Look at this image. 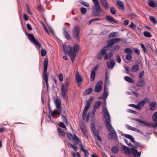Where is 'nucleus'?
I'll return each mask as SVG.
<instances>
[{
    "label": "nucleus",
    "instance_id": "nucleus-1",
    "mask_svg": "<svg viewBox=\"0 0 157 157\" xmlns=\"http://www.w3.org/2000/svg\"><path fill=\"white\" fill-rule=\"evenodd\" d=\"M103 111L104 113L105 119V124L108 130L111 133V135L112 134L114 136L116 135V132L110 123L111 120L110 115L106 107L103 108Z\"/></svg>",
    "mask_w": 157,
    "mask_h": 157
},
{
    "label": "nucleus",
    "instance_id": "nucleus-2",
    "mask_svg": "<svg viewBox=\"0 0 157 157\" xmlns=\"http://www.w3.org/2000/svg\"><path fill=\"white\" fill-rule=\"evenodd\" d=\"M94 3V5L92 6V13L94 16H100L101 13H104L103 9L101 8L98 0H92Z\"/></svg>",
    "mask_w": 157,
    "mask_h": 157
},
{
    "label": "nucleus",
    "instance_id": "nucleus-3",
    "mask_svg": "<svg viewBox=\"0 0 157 157\" xmlns=\"http://www.w3.org/2000/svg\"><path fill=\"white\" fill-rule=\"evenodd\" d=\"M63 50L65 54L69 53L72 62H74L76 57V55L75 52L73 51L72 47L63 45Z\"/></svg>",
    "mask_w": 157,
    "mask_h": 157
},
{
    "label": "nucleus",
    "instance_id": "nucleus-4",
    "mask_svg": "<svg viewBox=\"0 0 157 157\" xmlns=\"http://www.w3.org/2000/svg\"><path fill=\"white\" fill-rule=\"evenodd\" d=\"M48 60L47 59H45L44 61L43 64V79L44 80L46 84L47 89H48V74L47 73V70L48 64Z\"/></svg>",
    "mask_w": 157,
    "mask_h": 157
},
{
    "label": "nucleus",
    "instance_id": "nucleus-5",
    "mask_svg": "<svg viewBox=\"0 0 157 157\" xmlns=\"http://www.w3.org/2000/svg\"><path fill=\"white\" fill-rule=\"evenodd\" d=\"M81 29L78 25L74 26L72 29L73 35L74 39L78 41L80 40V31Z\"/></svg>",
    "mask_w": 157,
    "mask_h": 157
},
{
    "label": "nucleus",
    "instance_id": "nucleus-6",
    "mask_svg": "<svg viewBox=\"0 0 157 157\" xmlns=\"http://www.w3.org/2000/svg\"><path fill=\"white\" fill-rule=\"evenodd\" d=\"M25 34L30 41L37 46L39 48H40L41 46V44L39 43L38 41L36 39L33 34L28 33H25Z\"/></svg>",
    "mask_w": 157,
    "mask_h": 157
},
{
    "label": "nucleus",
    "instance_id": "nucleus-7",
    "mask_svg": "<svg viewBox=\"0 0 157 157\" xmlns=\"http://www.w3.org/2000/svg\"><path fill=\"white\" fill-rule=\"evenodd\" d=\"M132 120L137 121L140 124H143L149 128H155L157 126V119L156 120V121H154L155 122V123L154 124L148 122H145L144 121L139 119L132 118Z\"/></svg>",
    "mask_w": 157,
    "mask_h": 157
},
{
    "label": "nucleus",
    "instance_id": "nucleus-8",
    "mask_svg": "<svg viewBox=\"0 0 157 157\" xmlns=\"http://www.w3.org/2000/svg\"><path fill=\"white\" fill-rule=\"evenodd\" d=\"M68 87H66L64 84L62 85L61 89L62 95L64 100H67V92L68 91Z\"/></svg>",
    "mask_w": 157,
    "mask_h": 157
},
{
    "label": "nucleus",
    "instance_id": "nucleus-9",
    "mask_svg": "<svg viewBox=\"0 0 157 157\" xmlns=\"http://www.w3.org/2000/svg\"><path fill=\"white\" fill-rule=\"evenodd\" d=\"M102 84L103 82L101 80L98 82L95 86L94 91L95 92H100L102 90Z\"/></svg>",
    "mask_w": 157,
    "mask_h": 157
},
{
    "label": "nucleus",
    "instance_id": "nucleus-10",
    "mask_svg": "<svg viewBox=\"0 0 157 157\" xmlns=\"http://www.w3.org/2000/svg\"><path fill=\"white\" fill-rule=\"evenodd\" d=\"M54 103L57 109L59 111L61 110V101L60 99H57L54 101Z\"/></svg>",
    "mask_w": 157,
    "mask_h": 157
},
{
    "label": "nucleus",
    "instance_id": "nucleus-11",
    "mask_svg": "<svg viewBox=\"0 0 157 157\" xmlns=\"http://www.w3.org/2000/svg\"><path fill=\"white\" fill-rule=\"evenodd\" d=\"M148 101V98H145L143 100L139 102L137 105V106L139 107V109H140L141 107H142L144 105L146 101Z\"/></svg>",
    "mask_w": 157,
    "mask_h": 157
},
{
    "label": "nucleus",
    "instance_id": "nucleus-12",
    "mask_svg": "<svg viewBox=\"0 0 157 157\" xmlns=\"http://www.w3.org/2000/svg\"><path fill=\"white\" fill-rule=\"evenodd\" d=\"M117 6L120 10H123L124 6L122 2L120 0H117L116 1Z\"/></svg>",
    "mask_w": 157,
    "mask_h": 157
},
{
    "label": "nucleus",
    "instance_id": "nucleus-13",
    "mask_svg": "<svg viewBox=\"0 0 157 157\" xmlns=\"http://www.w3.org/2000/svg\"><path fill=\"white\" fill-rule=\"evenodd\" d=\"M75 79L77 83H79L82 81V79L78 72L76 73Z\"/></svg>",
    "mask_w": 157,
    "mask_h": 157
},
{
    "label": "nucleus",
    "instance_id": "nucleus-14",
    "mask_svg": "<svg viewBox=\"0 0 157 157\" xmlns=\"http://www.w3.org/2000/svg\"><path fill=\"white\" fill-rule=\"evenodd\" d=\"M63 34L65 36V38L68 40H71V37L70 35L67 33V30L65 28H63Z\"/></svg>",
    "mask_w": 157,
    "mask_h": 157
},
{
    "label": "nucleus",
    "instance_id": "nucleus-15",
    "mask_svg": "<svg viewBox=\"0 0 157 157\" xmlns=\"http://www.w3.org/2000/svg\"><path fill=\"white\" fill-rule=\"evenodd\" d=\"M100 2L106 10H108V3L106 0H100Z\"/></svg>",
    "mask_w": 157,
    "mask_h": 157
},
{
    "label": "nucleus",
    "instance_id": "nucleus-16",
    "mask_svg": "<svg viewBox=\"0 0 157 157\" xmlns=\"http://www.w3.org/2000/svg\"><path fill=\"white\" fill-rule=\"evenodd\" d=\"M109 62V63L108 62H106L108 67L109 68H110L111 69H112L114 66L115 62L112 60H110Z\"/></svg>",
    "mask_w": 157,
    "mask_h": 157
},
{
    "label": "nucleus",
    "instance_id": "nucleus-17",
    "mask_svg": "<svg viewBox=\"0 0 157 157\" xmlns=\"http://www.w3.org/2000/svg\"><path fill=\"white\" fill-rule=\"evenodd\" d=\"M102 104V102L100 101H96L94 105V109H98Z\"/></svg>",
    "mask_w": 157,
    "mask_h": 157
},
{
    "label": "nucleus",
    "instance_id": "nucleus-18",
    "mask_svg": "<svg viewBox=\"0 0 157 157\" xmlns=\"http://www.w3.org/2000/svg\"><path fill=\"white\" fill-rule=\"evenodd\" d=\"M156 105V104L154 102H151L149 104V106H150L149 109L151 111H154L155 110V107Z\"/></svg>",
    "mask_w": 157,
    "mask_h": 157
},
{
    "label": "nucleus",
    "instance_id": "nucleus-19",
    "mask_svg": "<svg viewBox=\"0 0 157 157\" xmlns=\"http://www.w3.org/2000/svg\"><path fill=\"white\" fill-rule=\"evenodd\" d=\"M122 150L123 151L128 154H129L131 153V148L129 149L126 146H122Z\"/></svg>",
    "mask_w": 157,
    "mask_h": 157
},
{
    "label": "nucleus",
    "instance_id": "nucleus-20",
    "mask_svg": "<svg viewBox=\"0 0 157 157\" xmlns=\"http://www.w3.org/2000/svg\"><path fill=\"white\" fill-rule=\"evenodd\" d=\"M122 150L123 151L128 154H129L131 153V148L129 149L126 146H122Z\"/></svg>",
    "mask_w": 157,
    "mask_h": 157
},
{
    "label": "nucleus",
    "instance_id": "nucleus-21",
    "mask_svg": "<svg viewBox=\"0 0 157 157\" xmlns=\"http://www.w3.org/2000/svg\"><path fill=\"white\" fill-rule=\"evenodd\" d=\"M122 150L123 151L128 154H129L131 153V148L129 149L126 146H122Z\"/></svg>",
    "mask_w": 157,
    "mask_h": 157
},
{
    "label": "nucleus",
    "instance_id": "nucleus-22",
    "mask_svg": "<svg viewBox=\"0 0 157 157\" xmlns=\"http://www.w3.org/2000/svg\"><path fill=\"white\" fill-rule=\"evenodd\" d=\"M122 150L123 151L128 154H129L131 153V148L129 149L126 146H122Z\"/></svg>",
    "mask_w": 157,
    "mask_h": 157
},
{
    "label": "nucleus",
    "instance_id": "nucleus-23",
    "mask_svg": "<svg viewBox=\"0 0 157 157\" xmlns=\"http://www.w3.org/2000/svg\"><path fill=\"white\" fill-rule=\"evenodd\" d=\"M107 43V44L105 46L108 48H112L113 45L114 44V43L113 42V41H112V39L108 40Z\"/></svg>",
    "mask_w": 157,
    "mask_h": 157
},
{
    "label": "nucleus",
    "instance_id": "nucleus-24",
    "mask_svg": "<svg viewBox=\"0 0 157 157\" xmlns=\"http://www.w3.org/2000/svg\"><path fill=\"white\" fill-rule=\"evenodd\" d=\"M109 49V48H108L105 46H104L100 51V52L103 55H105L107 51Z\"/></svg>",
    "mask_w": 157,
    "mask_h": 157
},
{
    "label": "nucleus",
    "instance_id": "nucleus-25",
    "mask_svg": "<svg viewBox=\"0 0 157 157\" xmlns=\"http://www.w3.org/2000/svg\"><path fill=\"white\" fill-rule=\"evenodd\" d=\"M106 19L109 22H113L114 23H116V22L115 20L113 19V17H112L110 16H106L105 17Z\"/></svg>",
    "mask_w": 157,
    "mask_h": 157
},
{
    "label": "nucleus",
    "instance_id": "nucleus-26",
    "mask_svg": "<svg viewBox=\"0 0 157 157\" xmlns=\"http://www.w3.org/2000/svg\"><path fill=\"white\" fill-rule=\"evenodd\" d=\"M57 130L58 132V134L59 136H65V133L63 130L60 128L58 127L57 128Z\"/></svg>",
    "mask_w": 157,
    "mask_h": 157
},
{
    "label": "nucleus",
    "instance_id": "nucleus-27",
    "mask_svg": "<svg viewBox=\"0 0 157 157\" xmlns=\"http://www.w3.org/2000/svg\"><path fill=\"white\" fill-rule=\"evenodd\" d=\"M72 48L73 51H74L76 53V52H78L79 49V46L78 44H75Z\"/></svg>",
    "mask_w": 157,
    "mask_h": 157
},
{
    "label": "nucleus",
    "instance_id": "nucleus-28",
    "mask_svg": "<svg viewBox=\"0 0 157 157\" xmlns=\"http://www.w3.org/2000/svg\"><path fill=\"white\" fill-rule=\"evenodd\" d=\"M124 79L125 80L130 83H133L134 82V81L133 80V79L131 78L129 76H125L124 77Z\"/></svg>",
    "mask_w": 157,
    "mask_h": 157
},
{
    "label": "nucleus",
    "instance_id": "nucleus-29",
    "mask_svg": "<svg viewBox=\"0 0 157 157\" xmlns=\"http://www.w3.org/2000/svg\"><path fill=\"white\" fill-rule=\"evenodd\" d=\"M148 5L150 7L154 8L155 7L156 4L152 0H148Z\"/></svg>",
    "mask_w": 157,
    "mask_h": 157
},
{
    "label": "nucleus",
    "instance_id": "nucleus-30",
    "mask_svg": "<svg viewBox=\"0 0 157 157\" xmlns=\"http://www.w3.org/2000/svg\"><path fill=\"white\" fill-rule=\"evenodd\" d=\"M140 80L136 83V86L138 87L142 86H143L144 81L142 78H139Z\"/></svg>",
    "mask_w": 157,
    "mask_h": 157
},
{
    "label": "nucleus",
    "instance_id": "nucleus-31",
    "mask_svg": "<svg viewBox=\"0 0 157 157\" xmlns=\"http://www.w3.org/2000/svg\"><path fill=\"white\" fill-rule=\"evenodd\" d=\"M149 19L150 21L154 24L155 25L157 24V22L155 18L154 17L152 16H150L149 17Z\"/></svg>",
    "mask_w": 157,
    "mask_h": 157
},
{
    "label": "nucleus",
    "instance_id": "nucleus-32",
    "mask_svg": "<svg viewBox=\"0 0 157 157\" xmlns=\"http://www.w3.org/2000/svg\"><path fill=\"white\" fill-rule=\"evenodd\" d=\"M93 99V98L92 97L90 98L87 101L86 105L90 107L92 102Z\"/></svg>",
    "mask_w": 157,
    "mask_h": 157
},
{
    "label": "nucleus",
    "instance_id": "nucleus-33",
    "mask_svg": "<svg viewBox=\"0 0 157 157\" xmlns=\"http://www.w3.org/2000/svg\"><path fill=\"white\" fill-rule=\"evenodd\" d=\"M113 56V54L112 53L110 52L106 55L105 56L104 59L105 60H107L112 57Z\"/></svg>",
    "mask_w": 157,
    "mask_h": 157
},
{
    "label": "nucleus",
    "instance_id": "nucleus-34",
    "mask_svg": "<svg viewBox=\"0 0 157 157\" xmlns=\"http://www.w3.org/2000/svg\"><path fill=\"white\" fill-rule=\"evenodd\" d=\"M144 35L146 37H152V35L151 33L148 31H145L144 32Z\"/></svg>",
    "mask_w": 157,
    "mask_h": 157
},
{
    "label": "nucleus",
    "instance_id": "nucleus-35",
    "mask_svg": "<svg viewBox=\"0 0 157 157\" xmlns=\"http://www.w3.org/2000/svg\"><path fill=\"white\" fill-rule=\"evenodd\" d=\"M117 33L116 32H112L110 33L109 35V38H113L114 37H117Z\"/></svg>",
    "mask_w": 157,
    "mask_h": 157
},
{
    "label": "nucleus",
    "instance_id": "nucleus-36",
    "mask_svg": "<svg viewBox=\"0 0 157 157\" xmlns=\"http://www.w3.org/2000/svg\"><path fill=\"white\" fill-rule=\"evenodd\" d=\"M139 67L137 65H135L133 66L132 68V71H136L138 70Z\"/></svg>",
    "mask_w": 157,
    "mask_h": 157
},
{
    "label": "nucleus",
    "instance_id": "nucleus-37",
    "mask_svg": "<svg viewBox=\"0 0 157 157\" xmlns=\"http://www.w3.org/2000/svg\"><path fill=\"white\" fill-rule=\"evenodd\" d=\"M112 41L114 43V44L119 43L121 40V39L119 38H117L112 39Z\"/></svg>",
    "mask_w": 157,
    "mask_h": 157
},
{
    "label": "nucleus",
    "instance_id": "nucleus-38",
    "mask_svg": "<svg viewBox=\"0 0 157 157\" xmlns=\"http://www.w3.org/2000/svg\"><path fill=\"white\" fill-rule=\"evenodd\" d=\"M131 153L133 155L134 157H136V154L137 153V150L132 148H131Z\"/></svg>",
    "mask_w": 157,
    "mask_h": 157
},
{
    "label": "nucleus",
    "instance_id": "nucleus-39",
    "mask_svg": "<svg viewBox=\"0 0 157 157\" xmlns=\"http://www.w3.org/2000/svg\"><path fill=\"white\" fill-rule=\"evenodd\" d=\"M95 77V73L94 71H91L90 78V81H93Z\"/></svg>",
    "mask_w": 157,
    "mask_h": 157
},
{
    "label": "nucleus",
    "instance_id": "nucleus-40",
    "mask_svg": "<svg viewBox=\"0 0 157 157\" xmlns=\"http://www.w3.org/2000/svg\"><path fill=\"white\" fill-rule=\"evenodd\" d=\"M103 97L105 98H106L108 96V91L107 90V89L106 87H104V93H103Z\"/></svg>",
    "mask_w": 157,
    "mask_h": 157
},
{
    "label": "nucleus",
    "instance_id": "nucleus-41",
    "mask_svg": "<svg viewBox=\"0 0 157 157\" xmlns=\"http://www.w3.org/2000/svg\"><path fill=\"white\" fill-rule=\"evenodd\" d=\"M112 151L115 154L117 153L119 151L118 148L117 147H114L111 149Z\"/></svg>",
    "mask_w": 157,
    "mask_h": 157
},
{
    "label": "nucleus",
    "instance_id": "nucleus-42",
    "mask_svg": "<svg viewBox=\"0 0 157 157\" xmlns=\"http://www.w3.org/2000/svg\"><path fill=\"white\" fill-rule=\"evenodd\" d=\"M92 88H90L87 89L85 92V94L86 95H88L90 94L93 91Z\"/></svg>",
    "mask_w": 157,
    "mask_h": 157
},
{
    "label": "nucleus",
    "instance_id": "nucleus-43",
    "mask_svg": "<svg viewBox=\"0 0 157 157\" xmlns=\"http://www.w3.org/2000/svg\"><path fill=\"white\" fill-rule=\"evenodd\" d=\"M125 53L128 54H132V51L130 48H127L124 50Z\"/></svg>",
    "mask_w": 157,
    "mask_h": 157
},
{
    "label": "nucleus",
    "instance_id": "nucleus-44",
    "mask_svg": "<svg viewBox=\"0 0 157 157\" xmlns=\"http://www.w3.org/2000/svg\"><path fill=\"white\" fill-rule=\"evenodd\" d=\"M50 111H51V115L52 116L56 115H58L60 114V113L57 111H52L51 110H50Z\"/></svg>",
    "mask_w": 157,
    "mask_h": 157
},
{
    "label": "nucleus",
    "instance_id": "nucleus-45",
    "mask_svg": "<svg viewBox=\"0 0 157 157\" xmlns=\"http://www.w3.org/2000/svg\"><path fill=\"white\" fill-rule=\"evenodd\" d=\"M69 145L71 147L73 148L75 151H77L78 150L77 147L75 144L74 145L70 143L69 144Z\"/></svg>",
    "mask_w": 157,
    "mask_h": 157
},
{
    "label": "nucleus",
    "instance_id": "nucleus-46",
    "mask_svg": "<svg viewBox=\"0 0 157 157\" xmlns=\"http://www.w3.org/2000/svg\"><path fill=\"white\" fill-rule=\"evenodd\" d=\"M73 139L75 141L77 144L79 142H80L79 139L75 134L74 135Z\"/></svg>",
    "mask_w": 157,
    "mask_h": 157
},
{
    "label": "nucleus",
    "instance_id": "nucleus-47",
    "mask_svg": "<svg viewBox=\"0 0 157 157\" xmlns=\"http://www.w3.org/2000/svg\"><path fill=\"white\" fill-rule=\"evenodd\" d=\"M70 78L69 77L67 78L66 79L65 86L66 87H68V85L70 82Z\"/></svg>",
    "mask_w": 157,
    "mask_h": 157
},
{
    "label": "nucleus",
    "instance_id": "nucleus-48",
    "mask_svg": "<svg viewBox=\"0 0 157 157\" xmlns=\"http://www.w3.org/2000/svg\"><path fill=\"white\" fill-rule=\"evenodd\" d=\"M152 119L153 121H156L157 119V111L155 112L152 116Z\"/></svg>",
    "mask_w": 157,
    "mask_h": 157
},
{
    "label": "nucleus",
    "instance_id": "nucleus-49",
    "mask_svg": "<svg viewBox=\"0 0 157 157\" xmlns=\"http://www.w3.org/2000/svg\"><path fill=\"white\" fill-rule=\"evenodd\" d=\"M110 11L111 13L113 14H115L116 13V10L115 8L113 7H110Z\"/></svg>",
    "mask_w": 157,
    "mask_h": 157
},
{
    "label": "nucleus",
    "instance_id": "nucleus-50",
    "mask_svg": "<svg viewBox=\"0 0 157 157\" xmlns=\"http://www.w3.org/2000/svg\"><path fill=\"white\" fill-rule=\"evenodd\" d=\"M120 47L118 45H116L114 46L112 48V50L113 51H115L116 50H119L120 49Z\"/></svg>",
    "mask_w": 157,
    "mask_h": 157
},
{
    "label": "nucleus",
    "instance_id": "nucleus-51",
    "mask_svg": "<svg viewBox=\"0 0 157 157\" xmlns=\"http://www.w3.org/2000/svg\"><path fill=\"white\" fill-rule=\"evenodd\" d=\"M80 10L81 13L83 14H85L87 12V9L86 8L81 7L80 9Z\"/></svg>",
    "mask_w": 157,
    "mask_h": 157
},
{
    "label": "nucleus",
    "instance_id": "nucleus-52",
    "mask_svg": "<svg viewBox=\"0 0 157 157\" xmlns=\"http://www.w3.org/2000/svg\"><path fill=\"white\" fill-rule=\"evenodd\" d=\"M46 51L45 49H41V55L42 56H44L46 55Z\"/></svg>",
    "mask_w": 157,
    "mask_h": 157
},
{
    "label": "nucleus",
    "instance_id": "nucleus-53",
    "mask_svg": "<svg viewBox=\"0 0 157 157\" xmlns=\"http://www.w3.org/2000/svg\"><path fill=\"white\" fill-rule=\"evenodd\" d=\"M126 127L128 129L134 131H135V129L136 128L132 127L128 125H126Z\"/></svg>",
    "mask_w": 157,
    "mask_h": 157
},
{
    "label": "nucleus",
    "instance_id": "nucleus-54",
    "mask_svg": "<svg viewBox=\"0 0 157 157\" xmlns=\"http://www.w3.org/2000/svg\"><path fill=\"white\" fill-rule=\"evenodd\" d=\"M132 54H128L126 56L125 58L126 59L130 60L132 58V56H131Z\"/></svg>",
    "mask_w": 157,
    "mask_h": 157
},
{
    "label": "nucleus",
    "instance_id": "nucleus-55",
    "mask_svg": "<svg viewBox=\"0 0 157 157\" xmlns=\"http://www.w3.org/2000/svg\"><path fill=\"white\" fill-rule=\"evenodd\" d=\"M59 80L60 81H62L63 80V75L62 74H59L58 76Z\"/></svg>",
    "mask_w": 157,
    "mask_h": 157
},
{
    "label": "nucleus",
    "instance_id": "nucleus-56",
    "mask_svg": "<svg viewBox=\"0 0 157 157\" xmlns=\"http://www.w3.org/2000/svg\"><path fill=\"white\" fill-rule=\"evenodd\" d=\"M81 131L83 134L86 137L88 136V134L85 128H81Z\"/></svg>",
    "mask_w": 157,
    "mask_h": 157
},
{
    "label": "nucleus",
    "instance_id": "nucleus-57",
    "mask_svg": "<svg viewBox=\"0 0 157 157\" xmlns=\"http://www.w3.org/2000/svg\"><path fill=\"white\" fill-rule=\"evenodd\" d=\"M140 46L142 48L143 51H144V52H147V50L146 48L144 46V44L142 43L141 44Z\"/></svg>",
    "mask_w": 157,
    "mask_h": 157
},
{
    "label": "nucleus",
    "instance_id": "nucleus-58",
    "mask_svg": "<svg viewBox=\"0 0 157 157\" xmlns=\"http://www.w3.org/2000/svg\"><path fill=\"white\" fill-rule=\"evenodd\" d=\"M129 106L130 107H134L135 108H136L137 109H139V107L137 106V105H134V104H130L129 105Z\"/></svg>",
    "mask_w": 157,
    "mask_h": 157
},
{
    "label": "nucleus",
    "instance_id": "nucleus-59",
    "mask_svg": "<svg viewBox=\"0 0 157 157\" xmlns=\"http://www.w3.org/2000/svg\"><path fill=\"white\" fill-rule=\"evenodd\" d=\"M103 55L101 54L100 52H99V54L97 56V58L99 60L101 59Z\"/></svg>",
    "mask_w": 157,
    "mask_h": 157
},
{
    "label": "nucleus",
    "instance_id": "nucleus-60",
    "mask_svg": "<svg viewBox=\"0 0 157 157\" xmlns=\"http://www.w3.org/2000/svg\"><path fill=\"white\" fill-rule=\"evenodd\" d=\"M67 136L69 140H71L73 137L74 136H73L72 134L70 133H69L67 134Z\"/></svg>",
    "mask_w": 157,
    "mask_h": 157
},
{
    "label": "nucleus",
    "instance_id": "nucleus-61",
    "mask_svg": "<svg viewBox=\"0 0 157 157\" xmlns=\"http://www.w3.org/2000/svg\"><path fill=\"white\" fill-rule=\"evenodd\" d=\"M117 61L118 63H120L121 62V59L120 56L119 55H117L116 56Z\"/></svg>",
    "mask_w": 157,
    "mask_h": 157
},
{
    "label": "nucleus",
    "instance_id": "nucleus-62",
    "mask_svg": "<svg viewBox=\"0 0 157 157\" xmlns=\"http://www.w3.org/2000/svg\"><path fill=\"white\" fill-rule=\"evenodd\" d=\"M59 126L61 127L64 128L66 127V126L63 122H60L59 124Z\"/></svg>",
    "mask_w": 157,
    "mask_h": 157
},
{
    "label": "nucleus",
    "instance_id": "nucleus-63",
    "mask_svg": "<svg viewBox=\"0 0 157 157\" xmlns=\"http://www.w3.org/2000/svg\"><path fill=\"white\" fill-rule=\"evenodd\" d=\"M83 152H84L85 156L86 157H88V155H89V153L88 151L87 150H84V151Z\"/></svg>",
    "mask_w": 157,
    "mask_h": 157
},
{
    "label": "nucleus",
    "instance_id": "nucleus-64",
    "mask_svg": "<svg viewBox=\"0 0 157 157\" xmlns=\"http://www.w3.org/2000/svg\"><path fill=\"white\" fill-rule=\"evenodd\" d=\"M44 29L46 33L48 34H49V32L47 29V28L46 27L45 25L44 24Z\"/></svg>",
    "mask_w": 157,
    "mask_h": 157
}]
</instances>
